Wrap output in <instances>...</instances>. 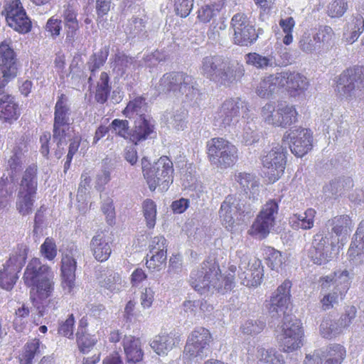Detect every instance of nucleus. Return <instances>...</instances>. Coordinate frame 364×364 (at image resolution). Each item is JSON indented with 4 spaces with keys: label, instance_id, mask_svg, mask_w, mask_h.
<instances>
[{
    "label": "nucleus",
    "instance_id": "obj_63",
    "mask_svg": "<svg viewBox=\"0 0 364 364\" xmlns=\"http://www.w3.org/2000/svg\"><path fill=\"white\" fill-rule=\"evenodd\" d=\"M133 62V58L131 57L122 53L117 54L114 58L113 70H117L120 75H122Z\"/></svg>",
    "mask_w": 364,
    "mask_h": 364
},
{
    "label": "nucleus",
    "instance_id": "obj_35",
    "mask_svg": "<svg viewBox=\"0 0 364 364\" xmlns=\"http://www.w3.org/2000/svg\"><path fill=\"white\" fill-rule=\"evenodd\" d=\"M108 55L109 48L106 46L90 55L89 60L87 63V69L90 72V75L87 79V82L90 86L94 85L93 77H95L97 70L104 65Z\"/></svg>",
    "mask_w": 364,
    "mask_h": 364
},
{
    "label": "nucleus",
    "instance_id": "obj_33",
    "mask_svg": "<svg viewBox=\"0 0 364 364\" xmlns=\"http://www.w3.org/2000/svg\"><path fill=\"white\" fill-rule=\"evenodd\" d=\"M123 346L128 362L136 363L142 360L143 352L139 338L126 336L123 339Z\"/></svg>",
    "mask_w": 364,
    "mask_h": 364
},
{
    "label": "nucleus",
    "instance_id": "obj_18",
    "mask_svg": "<svg viewBox=\"0 0 364 364\" xmlns=\"http://www.w3.org/2000/svg\"><path fill=\"white\" fill-rule=\"evenodd\" d=\"M77 262L69 255H65L61 260V286L67 294L73 292L75 288V270Z\"/></svg>",
    "mask_w": 364,
    "mask_h": 364
},
{
    "label": "nucleus",
    "instance_id": "obj_54",
    "mask_svg": "<svg viewBox=\"0 0 364 364\" xmlns=\"http://www.w3.org/2000/svg\"><path fill=\"white\" fill-rule=\"evenodd\" d=\"M257 364H285L282 355L276 350L261 349Z\"/></svg>",
    "mask_w": 364,
    "mask_h": 364
},
{
    "label": "nucleus",
    "instance_id": "obj_36",
    "mask_svg": "<svg viewBox=\"0 0 364 364\" xmlns=\"http://www.w3.org/2000/svg\"><path fill=\"white\" fill-rule=\"evenodd\" d=\"M110 77L107 73L102 72L95 85V100L99 104H105L110 95Z\"/></svg>",
    "mask_w": 364,
    "mask_h": 364
},
{
    "label": "nucleus",
    "instance_id": "obj_60",
    "mask_svg": "<svg viewBox=\"0 0 364 364\" xmlns=\"http://www.w3.org/2000/svg\"><path fill=\"white\" fill-rule=\"evenodd\" d=\"M266 324L265 322L260 319H248L242 326L241 330L243 333L247 335L255 336L261 333Z\"/></svg>",
    "mask_w": 364,
    "mask_h": 364
},
{
    "label": "nucleus",
    "instance_id": "obj_38",
    "mask_svg": "<svg viewBox=\"0 0 364 364\" xmlns=\"http://www.w3.org/2000/svg\"><path fill=\"white\" fill-rule=\"evenodd\" d=\"M188 113L185 109L166 111L163 114V120L168 127L176 130H183L187 124Z\"/></svg>",
    "mask_w": 364,
    "mask_h": 364
},
{
    "label": "nucleus",
    "instance_id": "obj_31",
    "mask_svg": "<svg viewBox=\"0 0 364 364\" xmlns=\"http://www.w3.org/2000/svg\"><path fill=\"white\" fill-rule=\"evenodd\" d=\"M16 176L4 174L0 179V208H5L16 191Z\"/></svg>",
    "mask_w": 364,
    "mask_h": 364
},
{
    "label": "nucleus",
    "instance_id": "obj_49",
    "mask_svg": "<svg viewBox=\"0 0 364 364\" xmlns=\"http://www.w3.org/2000/svg\"><path fill=\"white\" fill-rule=\"evenodd\" d=\"M299 48L306 53L319 52L321 49L319 37L315 34L304 33L299 41Z\"/></svg>",
    "mask_w": 364,
    "mask_h": 364
},
{
    "label": "nucleus",
    "instance_id": "obj_23",
    "mask_svg": "<svg viewBox=\"0 0 364 364\" xmlns=\"http://www.w3.org/2000/svg\"><path fill=\"white\" fill-rule=\"evenodd\" d=\"M364 220L362 221L355 233V238L352 241L348 254L350 260L355 264H364Z\"/></svg>",
    "mask_w": 364,
    "mask_h": 364
},
{
    "label": "nucleus",
    "instance_id": "obj_7",
    "mask_svg": "<svg viewBox=\"0 0 364 364\" xmlns=\"http://www.w3.org/2000/svg\"><path fill=\"white\" fill-rule=\"evenodd\" d=\"M206 148L209 161L217 168H227L237 159V149L223 138H212L208 141Z\"/></svg>",
    "mask_w": 364,
    "mask_h": 364
},
{
    "label": "nucleus",
    "instance_id": "obj_62",
    "mask_svg": "<svg viewBox=\"0 0 364 364\" xmlns=\"http://www.w3.org/2000/svg\"><path fill=\"white\" fill-rule=\"evenodd\" d=\"M146 107L145 99L143 97H136L134 100L130 101L123 111L124 114L127 117H131V115L136 113L139 117L144 114L142 112L144 111Z\"/></svg>",
    "mask_w": 364,
    "mask_h": 364
},
{
    "label": "nucleus",
    "instance_id": "obj_47",
    "mask_svg": "<svg viewBox=\"0 0 364 364\" xmlns=\"http://www.w3.org/2000/svg\"><path fill=\"white\" fill-rule=\"evenodd\" d=\"M279 115V127H286L290 126L297 121V112L294 106L287 105L283 103L278 105Z\"/></svg>",
    "mask_w": 364,
    "mask_h": 364
},
{
    "label": "nucleus",
    "instance_id": "obj_29",
    "mask_svg": "<svg viewBox=\"0 0 364 364\" xmlns=\"http://www.w3.org/2000/svg\"><path fill=\"white\" fill-rule=\"evenodd\" d=\"M154 126L146 118L144 114H141L135 119L134 127L131 130L130 141L136 144L142 140H145L153 132Z\"/></svg>",
    "mask_w": 364,
    "mask_h": 364
},
{
    "label": "nucleus",
    "instance_id": "obj_53",
    "mask_svg": "<svg viewBox=\"0 0 364 364\" xmlns=\"http://www.w3.org/2000/svg\"><path fill=\"white\" fill-rule=\"evenodd\" d=\"M145 26L141 18H132L125 24L124 30L129 38L143 36Z\"/></svg>",
    "mask_w": 364,
    "mask_h": 364
},
{
    "label": "nucleus",
    "instance_id": "obj_10",
    "mask_svg": "<svg viewBox=\"0 0 364 364\" xmlns=\"http://www.w3.org/2000/svg\"><path fill=\"white\" fill-rule=\"evenodd\" d=\"M28 255V248L25 245H18L15 253L10 257L0 271V286L6 290L13 288L16 282V275L24 264Z\"/></svg>",
    "mask_w": 364,
    "mask_h": 364
},
{
    "label": "nucleus",
    "instance_id": "obj_6",
    "mask_svg": "<svg viewBox=\"0 0 364 364\" xmlns=\"http://www.w3.org/2000/svg\"><path fill=\"white\" fill-rule=\"evenodd\" d=\"M212 336L210 331L198 327L188 338L185 350V358L188 364H199L210 353V343Z\"/></svg>",
    "mask_w": 364,
    "mask_h": 364
},
{
    "label": "nucleus",
    "instance_id": "obj_11",
    "mask_svg": "<svg viewBox=\"0 0 364 364\" xmlns=\"http://www.w3.org/2000/svg\"><path fill=\"white\" fill-rule=\"evenodd\" d=\"M287 151L277 144L269 150H264L261 156L262 164L267 170L269 179L275 182L283 175L287 164Z\"/></svg>",
    "mask_w": 364,
    "mask_h": 364
},
{
    "label": "nucleus",
    "instance_id": "obj_48",
    "mask_svg": "<svg viewBox=\"0 0 364 364\" xmlns=\"http://www.w3.org/2000/svg\"><path fill=\"white\" fill-rule=\"evenodd\" d=\"M235 180L240 183L244 191L255 195L258 191L259 181L256 176L248 173H239L235 176Z\"/></svg>",
    "mask_w": 364,
    "mask_h": 364
},
{
    "label": "nucleus",
    "instance_id": "obj_24",
    "mask_svg": "<svg viewBox=\"0 0 364 364\" xmlns=\"http://www.w3.org/2000/svg\"><path fill=\"white\" fill-rule=\"evenodd\" d=\"M180 341V336L171 332L168 334H160L155 336L150 346L154 352L161 355L167 354L174 346L178 345Z\"/></svg>",
    "mask_w": 364,
    "mask_h": 364
},
{
    "label": "nucleus",
    "instance_id": "obj_50",
    "mask_svg": "<svg viewBox=\"0 0 364 364\" xmlns=\"http://www.w3.org/2000/svg\"><path fill=\"white\" fill-rule=\"evenodd\" d=\"M245 61L248 65L258 69H267L273 67L275 63L271 56H264L257 53H250L245 55Z\"/></svg>",
    "mask_w": 364,
    "mask_h": 364
},
{
    "label": "nucleus",
    "instance_id": "obj_13",
    "mask_svg": "<svg viewBox=\"0 0 364 364\" xmlns=\"http://www.w3.org/2000/svg\"><path fill=\"white\" fill-rule=\"evenodd\" d=\"M282 141L289 145L294 155L302 157L312 149V132L310 129L301 127L289 129L284 133Z\"/></svg>",
    "mask_w": 364,
    "mask_h": 364
},
{
    "label": "nucleus",
    "instance_id": "obj_56",
    "mask_svg": "<svg viewBox=\"0 0 364 364\" xmlns=\"http://www.w3.org/2000/svg\"><path fill=\"white\" fill-rule=\"evenodd\" d=\"M279 341L285 352H292L303 346V336H280Z\"/></svg>",
    "mask_w": 364,
    "mask_h": 364
},
{
    "label": "nucleus",
    "instance_id": "obj_37",
    "mask_svg": "<svg viewBox=\"0 0 364 364\" xmlns=\"http://www.w3.org/2000/svg\"><path fill=\"white\" fill-rule=\"evenodd\" d=\"M262 31L260 28L256 31L255 26L252 23L245 28H241L240 30L234 31V41L237 45L247 46L255 43Z\"/></svg>",
    "mask_w": 364,
    "mask_h": 364
},
{
    "label": "nucleus",
    "instance_id": "obj_25",
    "mask_svg": "<svg viewBox=\"0 0 364 364\" xmlns=\"http://www.w3.org/2000/svg\"><path fill=\"white\" fill-rule=\"evenodd\" d=\"M263 277V268L261 261L254 258L250 269L243 271L239 274L241 284L248 287H257L260 285Z\"/></svg>",
    "mask_w": 364,
    "mask_h": 364
},
{
    "label": "nucleus",
    "instance_id": "obj_51",
    "mask_svg": "<svg viewBox=\"0 0 364 364\" xmlns=\"http://www.w3.org/2000/svg\"><path fill=\"white\" fill-rule=\"evenodd\" d=\"M343 329L338 320L324 319L320 325L321 335L326 338H331L341 334Z\"/></svg>",
    "mask_w": 364,
    "mask_h": 364
},
{
    "label": "nucleus",
    "instance_id": "obj_15",
    "mask_svg": "<svg viewBox=\"0 0 364 364\" xmlns=\"http://www.w3.org/2000/svg\"><path fill=\"white\" fill-rule=\"evenodd\" d=\"M336 245L328 235L318 232L314 236L309 257L314 263L323 264L330 261L336 254Z\"/></svg>",
    "mask_w": 364,
    "mask_h": 364
},
{
    "label": "nucleus",
    "instance_id": "obj_27",
    "mask_svg": "<svg viewBox=\"0 0 364 364\" xmlns=\"http://www.w3.org/2000/svg\"><path fill=\"white\" fill-rule=\"evenodd\" d=\"M316 215V210L309 208L303 213L293 214L289 219V223L294 230H308L314 226Z\"/></svg>",
    "mask_w": 364,
    "mask_h": 364
},
{
    "label": "nucleus",
    "instance_id": "obj_41",
    "mask_svg": "<svg viewBox=\"0 0 364 364\" xmlns=\"http://www.w3.org/2000/svg\"><path fill=\"white\" fill-rule=\"evenodd\" d=\"M353 186V181L349 177L337 178L323 186V192L328 197L341 195L346 189Z\"/></svg>",
    "mask_w": 364,
    "mask_h": 364
},
{
    "label": "nucleus",
    "instance_id": "obj_4",
    "mask_svg": "<svg viewBox=\"0 0 364 364\" xmlns=\"http://www.w3.org/2000/svg\"><path fill=\"white\" fill-rule=\"evenodd\" d=\"M190 284L200 294L222 287L223 279L219 265L215 259L203 262L200 267L191 272Z\"/></svg>",
    "mask_w": 364,
    "mask_h": 364
},
{
    "label": "nucleus",
    "instance_id": "obj_17",
    "mask_svg": "<svg viewBox=\"0 0 364 364\" xmlns=\"http://www.w3.org/2000/svg\"><path fill=\"white\" fill-rule=\"evenodd\" d=\"M282 87H286L291 96L296 97L304 93L309 86L308 79L297 72L283 71L280 73Z\"/></svg>",
    "mask_w": 364,
    "mask_h": 364
},
{
    "label": "nucleus",
    "instance_id": "obj_21",
    "mask_svg": "<svg viewBox=\"0 0 364 364\" xmlns=\"http://www.w3.org/2000/svg\"><path fill=\"white\" fill-rule=\"evenodd\" d=\"M90 247L95 259L101 262L107 261L112 253L111 244L106 235L102 232L93 236Z\"/></svg>",
    "mask_w": 364,
    "mask_h": 364
},
{
    "label": "nucleus",
    "instance_id": "obj_19",
    "mask_svg": "<svg viewBox=\"0 0 364 364\" xmlns=\"http://www.w3.org/2000/svg\"><path fill=\"white\" fill-rule=\"evenodd\" d=\"M348 271L344 270L341 272H335L333 275L321 277L319 283L321 290L328 289L333 285V289L339 292L341 299H343L350 287Z\"/></svg>",
    "mask_w": 364,
    "mask_h": 364
},
{
    "label": "nucleus",
    "instance_id": "obj_3",
    "mask_svg": "<svg viewBox=\"0 0 364 364\" xmlns=\"http://www.w3.org/2000/svg\"><path fill=\"white\" fill-rule=\"evenodd\" d=\"M196 81L192 76L183 72H171L164 74L154 85L158 95L173 92L181 94L192 100L198 92Z\"/></svg>",
    "mask_w": 364,
    "mask_h": 364
},
{
    "label": "nucleus",
    "instance_id": "obj_32",
    "mask_svg": "<svg viewBox=\"0 0 364 364\" xmlns=\"http://www.w3.org/2000/svg\"><path fill=\"white\" fill-rule=\"evenodd\" d=\"M326 225L336 236H347L351 232L353 222L347 215H337L328 220Z\"/></svg>",
    "mask_w": 364,
    "mask_h": 364
},
{
    "label": "nucleus",
    "instance_id": "obj_57",
    "mask_svg": "<svg viewBox=\"0 0 364 364\" xmlns=\"http://www.w3.org/2000/svg\"><path fill=\"white\" fill-rule=\"evenodd\" d=\"M108 127L116 135L130 140L131 130L129 129V123L127 119H115Z\"/></svg>",
    "mask_w": 364,
    "mask_h": 364
},
{
    "label": "nucleus",
    "instance_id": "obj_52",
    "mask_svg": "<svg viewBox=\"0 0 364 364\" xmlns=\"http://www.w3.org/2000/svg\"><path fill=\"white\" fill-rule=\"evenodd\" d=\"M279 114H281L278 112V107L275 109V107L272 103H267L262 107V118L265 123L269 125L279 127L280 123Z\"/></svg>",
    "mask_w": 364,
    "mask_h": 364
},
{
    "label": "nucleus",
    "instance_id": "obj_14",
    "mask_svg": "<svg viewBox=\"0 0 364 364\" xmlns=\"http://www.w3.org/2000/svg\"><path fill=\"white\" fill-rule=\"evenodd\" d=\"M18 67L16 53L11 40L0 43V86H6L17 75Z\"/></svg>",
    "mask_w": 364,
    "mask_h": 364
},
{
    "label": "nucleus",
    "instance_id": "obj_1",
    "mask_svg": "<svg viewBox=\"0 0 364 364\" xmlns=\"http://www.w3.org/2000/svg\"><path fill=\"white\" fill-rule=\"evenodd\" d=\"M199 70L207 79L226 87L241 79L245 74L242 65H235L223 56L217 55L203 58Z\"/></svg>",
    "mask_w": 364,
    "mask_h": 364
},
{
    "label": "nucleus",
    "instance_id": "obj_20",
    "mask_svg": "<svg viewBox=\"0 0 364 364\" xmlns=\"http://www.w3.org/2000/svg\"><path fill=\"white\" fill-rule=\"evenodd\" d=\"M51 272L50 267L43 264L39 259L33 258L28 262L23 279L26 286L31 287L32 284L42 279Z\"/></svg>",
    "mask_w": 364,
    "mask_h": 364
},
{
    "label": "nucleus",
    "instance_id": "obj_28",
    "mask_svg": "<svg viewBox=\"0 0 364 364\" xmlns=\"http://www.w3.org/2000/svg\"><path fill=\"white\" fill-rule=\"evenodd\" d=\"M17 191L37 193L38 166L32 164L26 167L21 177Z\"/></svg>",
    "mask_w": 364,
    "mask_h": 364
},
{
    "label": "nucleus",
    "instance_id": "obj_44",
    "mask_svg": "<svg viewBox=\"0 0 364 364\" xmlns=\"http://www.w3.org/2000/svg\"><path fill=\"white\" fill-rule=\"evenodd\" d=\"M304 336L301 321L294 316H284L280 336Z\"/></svg>",
    "mask_w": 364,
    "mask_h": 364
},
{
    "label": "nucleus",
    "instance_id": "obj_39",
    "mask_svg": "<svg viewBox=\"0 0 364 364\" xmlns=\"http://www.w3.org/2000/svg\"><path fill=\"white\" fill-rule=\"evenodd\" d=\"M36 194L17 191L16 208L20 215L26 216L33 213Z\"/></svg>",
    "mask_w": 364,
    "mask_h": 364
},
{
    "label": "nucleus",
    "instance_id": "obj_8",
    "mask_svg": "<svg viewBox=\"0 0 364 364\" xmlns=\"http://www.w3.org/2000/svg\"><path fill=\"white\" fill-rule=\"evenodd\" d=\"M249 112L248 105L240 98L226 100L220 107L214 116V120L219 126L230 127L235 126L240 117L245 118Z\"/></svg>",
    "mask_w": 364,
    "mask_h": 364
},
{
    "label": "nucleus",
    "instance_id": "obj_2",
    "mask_svg": "<svg viewBox=\"0 0 364 364\" xmlns=\"http://www.w3.org/2000/svg\"><path fill=\"white\" fill-rule=\"evenodd\" d=\"M146 157L141 159V168L144 178L151 191L159 187L162 191L168 190L173 181V167L172 161L167 156L160 157L150 167H148Z\"/></svg>",
    "mask_w": 364,
    "mask_h": 364
},
{
    "label": "nucleus",
    "instance_id": "obj_45",
    "mask_svg": "<svg viewBox=\"0 0 364 364\" xmlns=\"http://www.w3.org/2000/svg\"><path fill=\"white\" fill-rule=\"evenodd\" d=\"M41 348H43V346L38 339L28 342L21 355L20 364H33L34 357L41 353Z\"/></svg>",
    "mask_w": 364,
    "mask_h": 364
},
{
    "label": "nucleus",
    "instance_id": "obj_59",
    "mask_svg": "<svg viewBox=\"0 0 364 364\" xmlns=\"http://www.w3.org/2000/svg\"><path fill=\"white\" fill-rule=\"evenodd\" d=\"M348 9L346 0H332L326 7V13L331 18H340Z\"/></svg>",
    "mask_w": 364,
    "mask_h": 364
},
{
    "label": "nucleus",
    "instance_id": "obj_46",
    "mask_svg": "<svg viewBox=\"0 0 364 364\" xmlns=\"http://www.w3.org/2000/svg\"><path fill=\"white\" fill-rule=\"evenodd\" d=\"M323 353L327 358V364H341L346 356L345 348L337 343L331 344L323 349Z\"/></svg>",
    "mask_w": 364,
    "mask_h": 364
},
{
    "label": "nucleus",
    "instance_id": "obj_40",
    "mask_svg": "<svg viewBox=\"0 0 364 364\" xmlns=\"http://www.w3.org/2000/svg\"><path fill=\"white\" fill-rule=\"evenodd\" d=\"M69 129V125L53 124V142L56 144L55 156L60 159L64 153V146L67 144V131Z\"/></svg>",
    "mask_w": 364,
    "mask_h": 364
},
{
    "label": "nucleus",
    "instance_id": "obj_42",
    "mask_svg": "<svg viewBox=\"0 0 364 364\" xmlns=\"http://www.w3.org/2000/svg\"><path fill=\"white\" fill-rule=\"evenodd\" d=\"M54 274L51 272L48 275L32 284L33 289H36L39 299H45L51 296L54 290Z\"/></svg>",
    "mask_w": 364,
    "mask_h": 364
},
{
    "label": "nucleus",
    "instance_id": "obj_58",
    "mask_svg": "<svg viewBox=\"0 0 364 364\" xmlns=\"http://www.w3.org/2000/svg\"><path fill=\"white\" fill-rule=\"evenodd\" d=\"M76 340L80 350L83 353L90 352L97 342L94 336L82 331H77Z\"/></svg>",
    "mask_w": 364,
    "mask_h": 364
},
{
    "label": "nucleus",
    "instance_id": "obj_16",
    "mask_svg": "<svg viewBox=\"0 0 364 364\" xmlns=\"http://www.w3.org/2000/svg\"><path fill=\"white\" fill-rule=\"evenodd\" d=\"M291 282L288 279L284 280L272 294L270 299L267 301L266 306L269 315L272 318L277 319L282 315H288L285 313L291 298Z\"/></svg>",
    "mask_w": 364,
    "mask_h": 364
},
{
    "label": "nucleus",
    "instance_id": "obj_55",
    "mask_svg": "<svg viewBox=\"0 0 364 364\" xmlns=\"http://www.w3.org/2000/svg\"><path fill=\"white\" fill-rule=\"evenodd\" d=\"M142 210L146 225L149 228H153L156 224V205L151 199H146L142 203Z\"/></svg>",
    "mask_w": 364,
    "mask_h": 364
},
{
    "label": "nucleus",
    "instance_id": "obj_22",
    "mask_svg": "<svg viewBox=\"0 0 364 364\" xmlns=\"http://www.w3.org/2000/svg\"><path fill=\"white\" fill-rule=\"evenodd\" d=\"M5 87L0 86V119L9 122L16 120L20 112L14 97L5 92L4 90Z\"/></svg>",
    "mask_w": 364,
    "mask_h": 364
},
{
    "label": "nucleus",
    "instance_id": "obj_9",
    "mask_svg": "<svg viewBox=\"0 0 364 364\" xmlns=\"http://www.w3.org/2000/svg\"><path fill=\"white\" fill-rule=\"evenodd\" d=\"M278 210L279 205L275 200H268L262 206L247 233L256 239H264L274 225Z\"/></svg>",
    "mask_w": 364,
    "mask_h": 364
},
{
    "label": "nucleus",
    "instance_id": "obj_12",
    "mask_svg": "<svg viewBox=\"0 0 364 364\" xmlns=\"http://www.w3.org/2000/svg\"><path fill=\"white\" fill-rule=\"evenodd\" d=\"M2 15L11 28L21 33L30 31L31 22L26 16L20 0H4Z\"/></svg>",
    "mask_w": 364,
    "mask_h": 364
},
{
    "label": "nucleus",
    "instance_id": "obj_30",
    "mask_svg": "<svg viewBox=\"0 0 364 364\" xmlns=\"http://www.w3.org/2000/svg\"><path fill=\"white\" fill-rule=\"evenodd\" d=\"M63 17L65 27V41L68 43H73L75 41L77 32L79 29L77 12L73 6L68 5L63 11Z\"/></svg>",
    "mask_w": 364,
    "mask_h": 364
},
{
    "label": "nucleus",
    "instance_id": "obj_26",
    "mask_svg": "<svg viewBox=\"0 0 364 364\" xmlns=\"http://www.w3.org/2000/svg\"><path fill=\"white\" fill-rule=\"evenodd\" d=\"M280 78V73L264 77L255 87L256 94L262 98H269L277 88L282 87Z\"/></svg>",
    "mask_w": 364,
    "mask_h": 364
},
{
    "label": "nucleus",
    "instance_id": "obj_61",
    "mask_svg": "<svg viewBox=\"0 0 364 364\" xmlns=\"http://www.w3.org/2000/svg\"><path fill=\"white\" fill-rule=\"evenodd\" d=\"M23 154L19 148L14 149L13 155L8 161L9 167L8 174L16 176V173L22 168L23 164Z\"/></svg>",
    "mask_w": 364,
    "mask_h": 364
},
{
    "label": "nucleus",
    "instance_id": "obj_34",
    "mask_svg": "<svg viewBox=\"0 0 364 364\" xmlns=\"http://www.w3.org/2000/svg\"><path fill=\"white\" fill-rule=\"evenodd\" d=\"M70 113L68 97L65 94H60L54 107L53 124L69 125Z\"/></svg>",
    "mask_w": 364,
    "mask_h": 364
},
{
    "label": "nucleus",
    "instance_id": "obj_64",
    "mask_svg": "<svg viewBox=\"0 0 364 364\" xmlns=\"http://www.w3.org/2000/svg\"><path fill=\"white\" fill-rule=\"evenodd\" d=\"M364 31V18L362 16L358 15L355 16L352 21V27L350 35L347 38V41L349 43H353L358 40L360 35Z\"/></svg>",
    "mask_w": 364,
    "mask_h": 364
},
{
    "label": "nucleus",
    "instance_id": "obj_5",
    "mask_svg": "<svg viewBox=\"0 0 364 364\" xmlns=\"http://www.w3.org/2000/svg\"><path fill=\"white\" fill-rule=\"evenodd\" d=\"M255 212V208L245 200L232 195L228 196L221 203L219 217L228 230H231L235 224L244 218H250Z\"/></svg>",
    "mask_w": 364,
    "mask_h": 364
},
{
    "label": "nucleus",
    "instance_id": "obj_43",
    "mask_svg": "<svg viewBox=\"0 0 364 364\" xmlns=\"http://www.w3.org/2000/svg\"><path fill=\"white\" fill-rule=\"evenodd\" d=\"M223 7V4L217 2L211 4L202 6L198 10V19L204 23L215 21V18L220 14Z\"/></svg>",
    "mask_w": 364,
    "mask_h": 364
}]
</instances>
